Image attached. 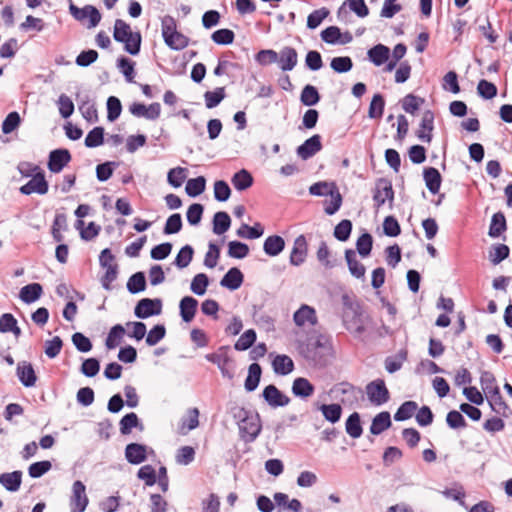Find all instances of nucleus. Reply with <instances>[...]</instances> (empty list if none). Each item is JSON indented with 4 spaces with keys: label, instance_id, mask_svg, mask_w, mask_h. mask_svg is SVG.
Wrapping results in <instances>:
<instances>
[{
    "label": "nucleus",
    "instance_id": "nucleus-33",
    "mask_svg": "<svg viewBox=\"0 0 512 512\" xmlns=\"http://www.w3.org/2000/svg\"><path fill=\"white\" fill-rule=\"evenodd\" d=\"M487 399H488L491 409L494 412H496L497 414L502 415L504 417L508 416L507 412L509 411V407L506 404V402L504 401V399L501 395L500 389L489 394L487 396Z\"/></svg>",
    "mask_w": 512,
    "mask_h": 512
},
{
    "label": "nucleus",
    "instance_id": "nucleus-26",
    "mask_svg": "<svg viewBox=\"0 0 512 512\" xmlns=\"http://www.w3.org/2000/svg\"><path fill=\"white\" fill-rule=\"evenodd\" d=\"M507 230V222L503 212L499 211L493 214L489 226L488 235L491 238H498Z\"/></svg>",
    "mask_w": 512,
    "mask_h": 512
},
{
    "label": "nucleus",
    "instance_id": "nucleus-22",
    "mask_svg": "<svg viewBox=\"0 0 512 512\" xmlns=\"http://www.w3.org/2000/svg\"><path fill=\"white\" fill-rule=\"evenodd\" d=\"M119 427L122 435L130 434L133 428H136L141 432L144 430L143 423L134 412L124 415L119 422Z\"/></svg>",
    "mask_w": 512,
    "mask_h": 512
},
{
    "label": "nucleus",
    "instance_id": "nucleus-17",
    "mask_svg": "<svg viewBox=\"0 0 512 512\" xmlns=\"http://www.w3.org/2000/svg\"><path fill=\"white\" fill-rule=\"evenodd\" d=\"M115 41L123 43L124 49L131 55H137L141 47V34H113Z\"/></svg>",
    "mask_w": 512,
    "mask_h": 512
},
{
    "label": "nucleus",
    "instance_id": "nucleus-35",
    "mask_svg": "<svg viewBox=\"0 0 512 512\" xmlns=\"http://www.w3.org/2000/svg\"><path fill=\"white\" fill-rule=\"evenodd\" d=\"M253 181L251 173L246 169H241L236 172L231 179L233 186L238 191H244L250 188L253 185Z\"/></svg>",
    "mask_w": 512,
    "mask_h": 512
},
{
    "label": "nucleus",
    "instance_id": "nucleus-8",
    "mask_svg": "<svg viewBox=\"0 0 512 512\" xmlns=\"http://www.w3.org/2000/svg\"><path fill=\"white\" fill-rule=\"evenodd\" d=\"M71 161V154L68 149L60 148L49 153L48 169L52 173H60Z\"/></svg>",
    "mask_w": 512,
    "mask_h": 512
},
{
    "label": "nucleus",
    "instance_id": "nucleus-41",
    "mask_svg": "<svg viewBox=\"0 0 512 512\" xmlns=\"http://www.w3.org/2000/svg\"><path fill=\"white\" fill-rule=\"evenodd\" d=\"M319 410L322 412V415L325 418V420L333 424L338 422L342 415V407L340 404L337 403L322 404L319 406Z\"/></svg>",
    "mask_w": 512,
    "mask_h": 512
},
{
    "label": "nucleus",
    "instance_id": "nucleus-12",
    "mask_svg": "<svg viewBox=\"0 0 512 512\" xmlns=\"http://www.w3.org/2000/svg\"><path fill=\"white\" fill-rule=\"evenodd\" d=\"M434 113L431 110L424 111L419 129L416 136L423 142L430 143L432 141V131L434 129Z\"/></svg>",
    "mask_w": 512,
    "mask_h": 512
},
{
    "label": "nucleus",
    "instance_id": "nucleus-30",
    "mask_svg": "<svg viewBox=\"0 0 512 512\" xmlns=\"http://www.w3.org/2000/svg\"><path fill=\"white\" fill-rule=\"evenodd\" d=\"M285 248V241L281 236H268L263 244V250L268 256H277Z\"/></svg>",
    "mask_w": 512,
    "mask_h": 512
},
{
    "label": "nucleus",
    "instance_id": "nucleus-7",
    "mask_svg": "<svg viewBox=\"0 0 512 512\" xmlns=\"http://www.w3.org/2000/svg\"><path fill=\"white\" fill-rule=\"evenodd\" d=\"M162 311V300L159 298H143L135 306L134 314L137 318L146 319L148 317L159 315Z\"/></svg>",
    "mask_w": 512,
    "mask_h": 512
},
{
    "label": "nucleus",
    "instance_id": "nucleus-10",
    "mask_svg": "<svg viewBox=\"0 0 512 512\" xmlns=\"http://www.w3.org/2000/svg\"><path fill=\"white\" fill-rule=\"evenodd\" d=\"M48 182L45 179L43 172L35 174L26 184L20 187V192L24 195L32 193L46 194L48 191Z\"/></svg>",
    "mask_w": 512,
    "mask_h": 512
},
{
    "label": "nucleus",
    "instance_id": "nucleus-13",
    "mask_svg": "<svg viewBox=\"0 0 512 512\" xmlns=\"http://www.w3.org/2000/svg\"><path fill=\"white\" fill-rule=\"evenodd\" d=\"M322 149L321 136L319 134H315L304 141L297 148V155L303 159L307 160L314 156L317 152Z\"/></svg>",
    "mask_w": 512,
    "mask_h": 512
},
{
    "label": "nucleus",
    "instance_id": "nucleus-51",
    "mask_svg": "<svg viewBox=\"0 0 512 512\" xmlns=\"http://www.w3.org/2000/svg\"><path fill=\"white\" fill-rule=\"evenodd\" d=\"M385 100L379 93L375 94L370 102L368 116L371 119H380L383 115Z\"/></svg>",
    "mask_w": 512,
    "mask_h": 512
},
{
    "label": "nucleus",
    "instance_id": "nucleus-25",
    "mask_svg": "<svg viewBox=\"0 0 512 512\" xmlns=\"http://www.w3.org/2000/svg\"><path fill=\"white\" fill-rule=\"evenodd\" d=\"M314 385L304 377H298L293 381L292 393L296 397L308 398L314 394Z\"/></svg>",
    "mask_w": 512,
    "mask_h": 512
},
{
    "label": "nucleus",
    "instance_id": "nucleus-3",
    "mask_svg": "<svg viewBox=\"0 0 512 512\" xmlns=\"http://www.w3.org/2000/svg\"><path fill=\"white\" fill-rule=\"evenodd\" d=\"M69 12L73 18L82 24L87 29L95 28L101 21V13L99 10L90 4L80 8L76 6L71 0L69 5Z\"/></svg>",
    "mask_w": 512,
    "mask_h": 512
},
{
    "label": "nucleus",
    "instance_id": "nucleus-44",
    "mask_svg": "<svg viewBox=\"0 0 512 512\" xmlns=\"http://www.w3.org/2000/svg\"><path fill=\"white\" fill-rule=\"evenodd\" d=\"M491 28L488 16L485 13L476 15L473 19H469L467 26L468 32H486Z\"/></svg>",
    "mask_w": 512,
    "mask_h": 512
},
{
    "label": "nucleus",
    "instance_id": "nucleus-31",
    "mask_svg": "<svg viewBox=\"0 0 512 512\" xmlns=\"http://www.w3.org/2000/svg\"><path fill=\"white\" fill-rule=\"evenodd\" d=\"M78 108L83 118L89 123L98 121V112L95 103L90 100L88 95L81 99Z\"/></svg>",
    "mask_w": 512,
    "mask_h": 512
},
{
    "label": "nucleus",
    "instance_id": "nucleus-45",
    "mask_svg": "<svg viewBox=\"0 0 512 512\" xmlns=\"http://www.w3.org/2000/svg\"><path fill=\"white\" fill-rule=\"evenodd\" d=\"M124 334H125V329L121 324L114 325L110 329V331L107 335V338L105 340V345H106L107 349L111 350V349L116 348L120 344Z\"/></svg>",
    "mask_w": 512,
    "mask_h": 512
},
{
    "label": "nucleus",
    "instance_id": "nucleus-53",
    "mask_svg": "<svg viewBox=\"0 0 512 512\" xmlns=\"http://www.w3.org/2000/svg\"><path fill=\"white\" fill-rule=\"evenodd\" d=\"M225 88L218 87L214 91H206L204 93L205 105L208 109L218 106L225 98Z\"/></svg>",
    "mask_w": 512,
    "mask_h": 512
},
{
    "label": "nucleus",
    "instance_id": "nucleus-48",
    "mask_svg": "<svg viewBox=\"0 0 512 512\" xmlns=\"http://www.w3.org/2000/svg\"><path fill=\"white\" fill-rule=\"evenodd\" d=\"M206 188V179L203 176L189 179L186 183L185 191L190 197H197L202 194Z\"/></svg>",
    "mask_w": 512,
    "mask_h": 512
},
{
    "label": "nucleus",
    "instance_id": "nucleus-32",
    "mask_svg": "<svg viewBox=\"0 0 512 512\" xmlns=\"http://www.w3.org/2000/svg\"><path fill=\"white\" fill-rule=\"evenodd\" d=\"M390 413L387 411L377 414L371 423L370 432L373 435H379L391 426Z\"/></svg>",
    "mask_w": 512,
    "mask_h": 512
},
{
    "label": "nucleus",
    "instance_id": "nucleus-59",
    "mask_svg": "<svg viewBox=\"0 0 512 512\" xmlns=\"http://www.w3.org/2000/svg\"><path fill=\"white\" fill-rule=\"evenodd\" d=\"M209 285V278L204 273H199L194 276L191 282L190 289L191 291L198 295L202 296L205 294L207 290V286Z\"/></svg>",
    "mask_w": 512,
    "mask_h": 512
},
{
    "label": "nucleus",
    "instance_id": "nucleus-1",
    "mask_svg": "<svg viewBox=\"0 0 512 512\" xmlns=\"http://www.w3.org/2000/svg\"><path fill=\"white\" fill-rule=\"evenodd\" d=\"M231 413L233 418L237 420L241 439L246 443L253 442L262 429L259 414L240 406L232 407Z\"/></svg>",
    "mask_w": 512,
    "mask_h": 512
},
{
    "label": "nucleus",
    "instance_id": "nucleus-15",
    "mask_svg": "<svg viewBox=\"0 0 512 512\" xmlns=\"http://www.w3.org/2000/svg\"><path fill=\"white\" fill-rule=\"evenodd\" d=\"M16 374L19 381L25 387H33L37 381L35 370L32 364L29 362H19L17 365Z\"/></svg>",
    "mask_w": 512,
    "mask_h": 512
},
{
    "label": "nucleus",
    "instance_id": "nucleus-58",
    "mask_svg": "<svg viewBox=\"0 0 512 512\" xmlns=\"http://www.w3.org/2000/svg\"><path fill=\"white\" fill-rule=\"evenodd\" d=\"M227 254L231 258L243 259L249 254V247L240 241H230Z\"/></svg>",
    "mask_w": 512,
    "mask_h": 512
},
{
    "label": "nucleus",
    "instance_id": "nucleus-39",
    "mask_svg": "<svg viewBox=\"0 0 512 512\" xmlns=\"http://www.w3.org/2000/svg\"><path fill=\"white\" fill-rule=\"evenodd\" d=\"M345 429L349 436L352 438H359L363 433L361 425L360 415L357 412H353L349 415L345 423Z\"/></svg>",
    "mask_w": 512,
    "mask_h": 512
},
{
    "label": "nucleus",
    "instance_id": "nucleus-38",
    "mask_svg": "<svg viewBox=\"0 0 512 512\" xmlns=\"http://www.w3.org/2000/svg\"><path fill=\"white\" fill-rule=\"evenodd\" d=\"M231 225V218L227 212L219 211L213 217V232L217 235H222Z\"/></svg>",
    "mask_w": 512,
    "mask_h": 512
},
{
    "label": "nucleus",
    "instance_id": "nucleus-52",
    "mask_svg": "<svg viewBox=\"0 0 512 512\" xmlns=\"http://www.w3.org/2000/svg\"><path fill=\"white\" fill-rule=\"evenodd\" d=\"M167 46L173 50H182L188 43L189 39L185 34H162Z\"/></svg>",
    "mask_w": 512,
    "mask_h": 512
},
{
    "label": "nucleus",
    "instance_id": "nucleus-54",
    "mask_svg": "<svg viewBox=\"0 0 512 512\" xmlns=\"http://www.w3.org/2000/svg\"><path fill=\"white\" fill-rule=\"evenodd\" d=\"M480 384L486 396L500 389L499 386L497 385L494 374L490 371H483L481 373Z\"/></svg>",
    "mask_w": 512,
    "mask_h": 512
},
{
    "label": "nucleus",
    "instance_id": "nucleus-49",
    "mask_svg": "<svg viewBox=\"0 0 512 512\" xmlns=\"http://www.w3.org/2000/svg\"><path fill=\"white\" fill-rule=\"evenodd\" d=\"M146 288V278L144 272L134 273L127 282V290L131 294H136L144 291Z\"/></svg>",
    "mask_w": 512,
    "mask_h": 512
},
{
    "label": "nucleus",
    "instance_id": "nucleus-27",
    "mask_svg": "<svg viewBox=\"0 0 512 512\" xmlns=\"http://www.w3.org/2000/svg\"><path fill=\"white\" fill-rule=\"evenodd\" d=\"M345 259L351 275L358 279L364 278L366 268L361 262L357 260L356 252L352 249H347L345 251Z\"/></svg>",
    "mask_w": 512,
    "mask_h": 512
},
{
    "label": "nucleus",
    "instance_id": "nucleus-40",
    "mask_svg": "<svg viewBox=\"0 0 512 512\" xmlns=\"http://www.w3.org/2000/svg\"><path fill=\"white\" fill-rule=\"evenodd\" d=\"M408 352L406 349H401L396 355L388 356L385 359V369L389 373H395L401 369L403 363L407 360Z\"/></svg>",
    "mask_w": 512,
    "mask_h": 512
},
{
    "label": "nucleus",
    "instance_id": "nucleus-50",
    "mask_svg": "<svg viewBox=\"0 0 512 512\" xmlns=\"http://www.w3.org/2000/svg\"><path fill=\"white\" fill-rule=\"evenodd\" d=\"M329 15L330 11L326 7L314 10L307 17V28L311 30L316 29Z\"/></svg>",
    "mask_w": 512,
    "mask_h": 512
},
{
    "label": "nucleus",
    "instance_id": "nucleus-64",
    "mask_svg": "<svg viewBox=\"0 0 512 512\" xmlns=\"http://www.w3.org/2000/svg\"><path fill=\"white\" fill-rule=\"evenodd\" d=\"M330 66L336 73H346L352 69L353 61L348 56L334 57Z\"/></svg>",
    "mask_w": 512,
    "mask_h": 512
},
{
    "label": "nucleus",
    "instance_id": "nucleus-2",
    "mask_svg": "<svg viewBox=\"0 0 512 512\" xmlns=\"http://www.w3.org/2000/svg\"><path fill=\"white\" fill-rule=\"evenodd\" d=\"M308 358H310L316 366L324 367L333 358V346L330 338L325 335H319L308 349Z\"/></svg>",
    "mask_w": 512,
    "mask_h": 512
},
{
    "label": "nucleus",
    "instance_id": "nucleus-24",
    "mask_svg": "<svg viewBox=\"0 0 512 512\" xmlns=\"http://www.w3.org/2000/svg\"><path fill=\"white\" fill-rule=\"evenodd\" d=\"M22 483V471L16 470L11 473L0 474V484L10 492L19 490Z\"/></svg>",
    "mask_w": 512,
    "mask_h": 512
},
{
    "label": "nucleus",
    "instance_id": "nucleus-21",
    "mask_svg": "<svg viewBox=\"0 0 512 512\" xmlns=\"http://www.w3.org/2000/svg\"><path fill=\"white\" fill-rule=\"evenodd\" d=\"M243 280L244 276L240 269L232 267L221 279L220 285L230 290H236L242 285Z\"/></svg>",
    "mask_w": 512,
    "mask_h": 512
},
{
    "label": "nucleus",
    "instance_id": "nucleus-19",
    "mask_svg": "<svg viewBox=\"0 0 512 512\" xmlns=\"http://www.w3.org/2000/svg\"><path fill=\"white\" fill-rule=\"evenodd\" d=\"M423 178L427 189L432 194H437L440 190L442 177L440 172L434 167H427L423 171Z\"/></svg>",
    "mask_w": 512,
    "mask_h": 512
},
{
    "label": "nucleus",
    "instance_id": "nucleus-61",
    "mask_svg": "<svg viewBox=\"0 0 512 512\" xmlns=\"http://www.w3.org/2000/svg\"><path fill=\"white\" fill-rule=\"evenodd\" d=\"M351 231L352 222L348 219H343L335 226L333 235L337 240L345 242L349 239Z\"/></svg>",
    "mask_w": 512,
    "mask_h": 512
},
{
    "label": "nucleus",
    "instance_id": "nucleus-60",
    "mask_svg": "<svg viewBox=\"0 0 512 512\" xmlns=\"http://www.w3.org/2000/svg\"><path fill=\"white\" fill-rule=\"evenodd\" d=\"M256 341V332L253 329L246 330L234 344L237 351L249 349Z\"/></svg>",
    "mask_w": 512,
    "mask_h": 512
},
{
    "label": "nucleus",
    "instance_id": "nucleus-28",
    "mask_svg": "<svg viewBox=\"0 0 512 512\" xmlns=\"http://www.w3.org/2000/svg\"><path fill=\"white\" fill-rule=\"evenodd\" d=\"M368 58L375 66H381L388 61L390 57V49L383 45L377 44L368 50Z\"/></svg>",
    "mask_w": 512,
    "mask_h": 512
},
{
    "label": "nucleus",
    "instance_id": "nucleus-62",
    "mask_svg": "<svg viewBox=\"0 0 512 512\" xmlns=\"http://www.w3.org/2000/svg\"><path fill=\"white\" fill-rule=\"evenodd\" d=\"M373 237L369 233H363L356 241V249L360 256L367 257L372 250Z\"/></svg>",
    "mask_w": 512,
    "mask_h": 512
},
{
    "label": "nucleus",
    "instance_id": "nucleus-55",
    "mask_svg": "<svg viewBox=\"0 0 512 512\" xmlns=\"http://www.w3.org/2000/svg\"><path fill=\"white\" fill-rule=\"evenodd\" d=\"M104 142V128L101 126L94 127L88 132L85 138V146L88 148H95L102 145Z\"/></svg>",
    "mask_w": 512,
    "mask_h": 512
},
{
    "label": "nucleus",
    "instance_id": "nucleus-42",
    "mask_svg": "<svg viewBox=\"0 0 512 512\" xmlns=\"http://www.w3.org/2000/svg\"><path fill=\"white\" fill-rule=\"evenodd\" d=\"M264 233L263 226L257 222L254 226H249L248 224L243 223L239 229L237 230V236L241 238L247 239H257L260 238Z\"/></svg>",
    "mask_w": 512,
    "mask_h": 512
},
{
    "label": "nucleus",
    "instance_id": "nucleus-34",
    "mask_svg": "<svg viewBox=\"0 0 512 512\" xmlns=\"http://www.w3.org/2000/svg\"><path fill=\"white\" fill-rule=\"evenodd\" d=\"M262 369L258 363H252L248 368V375L244 383L246 391H254L260 382Z\"/></svg>",
    "mask_w": 512,
    "mask_h": 512
},
{
    "label": "nucleus",
    "instance_id": "nucleus-14",
    "mask_svg": "<svg viewBox=\"0 0 512 512\" xmlns=\"http://www.w3.org/2000/svg\"><path fill=\"white\" fill-rule=\"evenodd\" d=\"M308 252V245L304 235H299L294 240L293 248L290 254V264L300 266L305 262Z\"/></svg>",
    "mask_w": 512,
    "mask_h": 512
},
{
    "label": "nucleus",
    "instance_id": "nucleus-23",
    "mask_svg": "<svg viewBox=\"0 0 512 512\" xmlns=\"http://www.w3.org/2000/svg\"><path fill=\"white\" fill-rule=\"evenodd\" d=\"M277 62L283 71H291L297 65L296 50L291 47H284L278 54Z\"/></svg>",
    "mask_w": 512,
    "mask_h": 512
},
{
    "label": "nucleus",
    "instance_id": "nucleus-5",
    "mask_svg": "<svg viewBox=\"0 0 512 512\" xmlns=\"http://www.w3.org/2000/svg\"><path fill=\"white\" fill-rule=\"evenodd\" d=\"M366 394L369 401L375 406H381L390 399V392L383 379H376L366 385Z\"/></svg>",
    "mask_w": 512,
    "mask_h": 512
},
{
    "label": "nucleus",
    "instance_id": "nucleus-63",
    "mask_svg": "<svg viewBox=\"0 0 512 512\" xmlns=\"http://www.w3.org/2000/svg\"><path fill=\"white\" fill-rule=\"evenodd\" d=\"M193 254L194 250L190 245L183 246L178 252L174 264L181 269L187 267L192 261Z\"/></svg>",
    "mask_w": 512,
    "mask_h": 512
},
{
    "label": "nucleus",
    "instance_id": "nucleus-47",
    "mask_svg": "<svg viewBox=\"0 0 512 512\" xmlns=\"http://www.w3.org/2000/svg\"><path fill=\"white\" fill-rule=\"evenodd\" d=\"M424 102V98L410 93L401 100V106L406 113L414 115Z\"/></svg>",
    "mask_w": 512,
    "mask_h": 512
},
{
    "label": "nucleus",
    "instance_id": "nucleus-46",
    "mask_svg": "<svg viewBox=\"0 0 512 512\" xmlns=\"http://www.w3.org/2000/svg\"><path fill=\"white\" fill-rule=\"evenodd\" d=\"M418 409V404L415 401H406L400 405L394 414V420L401 422L410 419Z\"/></svg>",
    "mask_w": 512,
    "mask_h": 512
},
{
    "label": "nucleus",
    "instance_id": "nucleus-9",
    "mask_svg": "<svg viewBox=\"0 0 512 512\" xmlns=\"http://www.w3.org/2000/svg\"><path fill=\"white\" fill-rule=\"evenodd\" d=\"M85 490V485L81 481L77 480L73 483V494L70 500L71 512L85 511L89 502Z\"/></svg>",
    "mask_w": 512,
    "mask_h": 512
},
{
    "label": "nucleus",
    "instance_id": "nucleus-6",
    "mask_svg": "<svg viewBox=\"0 0 512 512\" xmlns=\"http://www.w3.org/2000/svg\"><path fill=\"white\" fill-rule=\"evenodd\" d=\"M227 347H220L217 352L209 353L205 358L218 366L224 378L232 379L234 377V367L231 358L226 353Z\"/></svg>",
    "mask_w": 512,
    "mask_h": 512
},
{
    "label": "nucleus",
    "instance_id": "nucleus-57",
    "mask_svg": "<svg viewBox=\"0 0 512 512\" xmlns=\"http://www.w3.org/2000/svg\"><path fill=\"white\" fill-rule=\"evenodd\" d=\"M336 190L338 189L334 182H317L309 187V193L314 196H331V193H335Z\"/></svg>",
    "mask_w": 512,
    "mask_h": 512
},
{
    "label": "nucleus",
    "instance_id": "nucleus-4",
    "mask_svg": "<svg viewBox=\"0 0 512 512\" xmlns=\"http://www.w3.org/2000/svg\"><path fill=\"white\" fill-rule=\"evenodd\" d=\"M372 192L374 207L376 210H379L386 201H388L389 206L392 207L394 201V190L390 180L386 178L377 179Z\"/></svg>",
    "mask_w": 512,
    "mask_h": 512
},
{
    "label": "nucleus",
    "instance_id": "nucleus-11",
    "mask_svg": "<svg viewBox=\"0 0 512 512\" xmlns=\"http://www.w3.org/2000/svg\"><path fill=\"white\" fill-rule=\"evenodd\" d=\"M262 396L271 407H283L290 402V398L272 384L264 388Z\"/></svg>",
    "mask_w": 512,
    "mask_h": 512
},
{
    "label": "nucleus",
    "instance_id": "nucleus-20",
    "mask_svg": "<svg viewBox=\"0 0 512 512\" xmlns=\"http://www.w3.org/2000/svg\"><path fill=\"white\" fill-rule=\"evenodd\" d=\"M198 301L191 297L185 296L179 303L180 315L184 322L189 323L193 320L197 311Z\"/></svg>",
    "mask_w": 512,
    "mask_h": 512
},
{
    "label": "nucleus",
    "instance_id": "nucleus-16",
    "mask_svg": "<svg viewBox=\"0 0 512 512\" xmlns=\"http://www.w3.org/2000/svg\"><path fill=\"white\" fill-rule=\"evenodd\" d=\"M125 457L130 464L138 465L147 459V446L130 443L125 448Z\"/></svg>",
    "mask_w": 512,
    "mask_h": 512
},
{
    "label": "nucleus",
    "instance_id": "nucleus-43",
    "mask_svg": "<svg viewBox=\"0 0 512 512\" xmlns=\"http://www.w3.org/2000/svg\"><path fill=\"white\" fill-rule=\"evenodd\" d=\"M510 255V248L506 244H494L489 251V260L493 265H498Z\"/></svg>",
    "mask_w": 512,
    "mask_h": 512
},
{
    "label": "nucleus",
    "instance_id": "nucleus-56",
    "mask_svg": "<svg viewBox=\"0 0 512 512\" xmlns=\"http://www.w3.org/2000/svg\"><path fill=\"white\" fill-rule=\"evenodd\" d=\"M300 100L305 106H314L319 102L320 95L316 87L308 84L303 88Z\"/></svg>",
    "mask_w": 512,
    "mask_h": 512
},
{
    "label": "nucleus",
    "instance_id": "nucleus-37",
    "mask_svg": "<svg viewBox=\"0 0 512 512\" xmlns=\"http://www.w3.org/2000/svg\"><path fill=\"white\" fill-rule=\"evenodd\" d=\"M272 366L274 372L279 375H287L294 369V363L287 355H277L272 362Z\"/></svg>",
    "mask_w": 512,
    "mask_h": 512
},
{
    "label": "nucleus",
    "instance_id": "nucleus-36",
    "mask_svg": "<svg viewBox=\"0 0 512 512\" xmlns=\"http://www.w3.org/2000/svg\"><path fill=\"white\" fill-rule=\"evenodd\" d=\"M317 260L326 269H332L337 265V260L332 256L331 251L325 241H321L319 248L316 252Z\"/></svg>",
    "mask_w": 512,
    "mask_h": 512
},
{
    "label": "nucleus",
    "instance_id": "nucleus-18",
    "mask_svg": "<svg viewBox=\"0 0 512 512\" xmlns=\"http://www.w3.org/2000/svg\"><path fill=\"white\" fill-rule=\"evenodd\" d=\"M293 320L300 327L306 324L315 325L317 322L316 311L313 307L304 304L294 313Z\"/></svg>",
    "mask_w": 512,
    "mask_h": 512
},
{
    "label": "nucleus",
    "instance_id": "nucleus-29",
    "mask_svg": "<svg viewBox=\"0 0 512 512\" xmlns=\"http://www.w3.org/2000/svg\"><path fill=\"white\" fill-rule=\"evenodd\" d=\"M43 293V288L39 283H31L21 288L19 297L27 304L37 301Z\"/></svg>",
    "mask_w": 512,
    "mask_h": 512
}]
</instances>
